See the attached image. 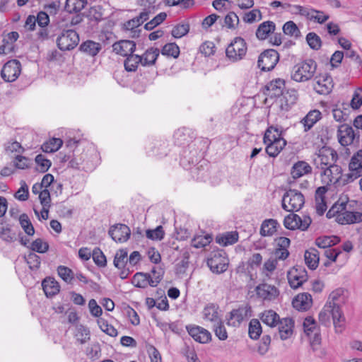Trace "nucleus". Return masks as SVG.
Wrapping results in <instances>:
<instances>
[{"label":"nucleus","instance_id":"1","mask_svg":"<svg viewBox=\"0 0 362 362\" xmlns=\"http://www.w3.org/2000/svg\"><path fill=\"white\" fill-rule=\"evenodd\" d=\"M349 173L343 175L341 166L334 163L321 173L322 180L327 185L339 183L345 185L360 177L362 173V150L354 154L349 164Z\"/></svg>","mask_w":362,"mask_h":362},{"label":"nucleus","instance_id":"2","mask_svg":"<svg viewBox=\"0 0 362 362\" xmlns=\"http://www.w3.org/2000/svg\"><path fill=\"white\" fill-rule=\"evenodd\" d=\"M208 146V141L202 139H194L188 146L182 149L180 154V163L185 170L204 160L203 155Z\"/></svg>","mask_w":362,"mask_h":362},{"label":"nucleus","instance_id":"3","mask_svg":"<svg viewBox=\"0 0 362 362\" xmlns=\"http://www.w3.org/2000/svg\"><path fill=\"white\" fill-rule=\"evenodd\" d=\"M317 69V63L307 59L296 64L291 71V78L296 82H305L311 79Z\"/></svg>","mask_w":362,"mask_h":362},{"label":"nucleus","instance_id":"4","mask_svg":"<svg viewBox=\"0 0 362 362\" xmlns=\"http://www.w3.org/2000/svg\"><path fill=\"white\" fill-rule=\"evenodd\" d=\"M331 316L337 332H341L344 328V322L345 320L344 315L340 314L337 308H331L329 303H326L319 313V320L322 324L326 325L330 322Z\"/></svg>","mask_w":362,"mask_h":362},{"label":"nucleus","instance_id":"5","mask_svg":"<svg viewBox=\"0 0 362 362\" xmlns=\"http://www.w3.org/2000/svg\"><path fill=\"white\" fill-rule=\"evenodd\" d=\"M304 203L303 194L296 189H288L282 198V208L286 211H298L303 207Z\"/></svg>","mask_w":362,"mask_h":362},{"label":"nucleus","instance_id":"6","mask_svg":"<svg viewBox=\"0 0 362 362\" xmlns=\"http://www.w3.org/2000/svg\"><path fill=\"white\" fill-rule=\"evenodd\" d=\"M206 264L213 273L222 274L228 269V259L224 250H217L209 254Z\"/></svg>","mask_w":362,"mask_h":362},{"label":"nucleus","instance_id":"7","mask_svg":"<svg viewBox=\"0 0 362 362\" xmlns=\"http://www.w3.org/2000/svg\"><path fill=\"white\" fill-rule=\"evenodd\" d=\"M56 42L57 47L62 51L72 50L79 42V35L74 30H63L58 35Z\"/></svg>","mask_w":362,"mask_h":362},{"label":"nucleus","instance_id":"8","mask_svg":"<svg viewBox=\"0 0 362 362\" xmlns=\"http://www.w3.org/2000/svg\"><path fill=\"white\" fill-rule=\"evenodd\" d=\"M247 50V43L241 37H236L226 50V57L233 62L243 59Z\"/></svg>","mask_w":362,"mask_h":362},{"label":"nucleus","instance_id":"9","mask_svg":"<svg viewBox=\"0 0 362 362\" xmlns=\"http://www.w3.org/2000/svg\"><path fill=\"white\" fill-rule=\"evenodd\" d=\"M279 61V54L274 49H267L259 56L257 66L262 71H269L274 69Z\"/></svg>","mask_w":362,"mask_h":362},{"label":"nucleus","instance_id":"10","mask_svg":"<svg viewBox=\"0 0 362 362\" xmlns=\"http://www.w3.org/2000/svg\"><path fill=\"white\" fill-rule=\"evenodd\" d=\"M312 223L309 216H303V218L298 215L291 213L286 216L284 219V226L286 228L291 230L300 229L302 231L306 230Z\"/></svg>","mask_w":362,"mask_h":362},{"label":"nucleus","instance_id":"11","mask_svg":"<svg viewBox=\"0 0 362 362\" xmlns=\"http://www.w3.org/2000/svg\"><path fill=\"white\" fill-rule=\"evenodd\" d=\"M161 281L162 274L160 272L154 278L150 273L136 272L132 279V284L136 288H146L148 286L156 287Z\"/></svg>","mask_w":362,"mask_h":362},{"label":"nucleus","instance_id":"12","mask_svg":"<svg viewBox=\"0 0 362 362\" xmlns=\"http://www.w3.org/2000/svg\"><path fill=\"white\" fill-rule=\"evenodd\" d=\"M337 158V153L334 149L324 146L319 150L317 157L314 161L317 167L323 170L330 165H333Z\"/></svg>","mask_w":362,"mask_h":362},{"label":"nucleus","instance_id":"13","mask_svg":"<svg viewBox=\"0 0 362 362\" xmlns=\"http://www.w3.org/2000/svg\"><path fill=\"white\" fill-rule=\"evenodd\" d=\"M21 64L17 59L7 62L1 71V76L6 82H13L16 80L21 74Z\"/></svg>","mask_w":362,"mask_h":362},{"label":"nucleus","instance_id":"14","mask_svg":"<svg viewBox=\"0 0 362 362\" xmlns=\"http://www.w3.org/2000/svg\"><path fill=\"white\" fill-rule=\"evenodd\" d=\"M287 277L290 286L296 289L308 280V274L303 267L296 266L288 272Z\"/></svg>","mask_w":362,"mask_h":362},{"label":"nucleus","instance_id":"15","mask_svg":"<svg viewBox=\"0 0 362 362\" xmlns=\"http://www.w3.org/2000/svg\"><path fill=\"white\" fill-rule=\"evenodd\" d=\"M168 142L165 139H153L147 143L146 149L149 156L161 158L168 154Z\"/></svg>","mask_w":362,"mask_h":362},{"label":"nucleus","instance_id":"16","mask_svg":"<svg viewBox=\"0 0 362 362\" xmlns=\"http://www.w3.org/2000/svg\"><path fill=\"white\" fill-rule=\"evenodd\" d=\"M185 328L189 336L200 344H207L211 341V332L202 327L188 325Z\"/></svg>","mask_w":362,"mask_h":362},{"label":"nucleus","instance_id":"17","mask_svg":"<svg viewBox=\"0 0 362 362\" xmlns=\"http://www.w3.org/2000/svg\"><path fill=\"white\" fill-rule=\"evenodd\" d=\"M337 136L339 143L342 146H348L359 139V135H356L353 128L346 124H341L338 127Z\"/></svg>","mask_w":362,"mask_h":362},{"label":"nucleus","instance_id":"18","mask_svg":"<svg viewBox=\"0 0 362 362\" xmlns=\"http://www.w3.org/2000/svg\"><path fill=\"white\" fill-rule=\"evenodd\" d=\"M251 307L250 305L240 306L230 312V318L228 322L229 326L239 327L245 318L250 315Z\"/></svg>","mask_w":362,"mask_h":362},{"label":"nucleus","instance_id":"19","mask_svg":"<svg viewBox=\"0 0 362 362\" xmlns=\"http://www.w3.org/2000/svg\"><path fill=\"white\" fill-rule=\"evenodd\" d=\"M276 327H278V333H274V339H275L277 335H279L281 340H286L290 338L293 334L294 320L291 317L282 318L280 320Z\"/></svg>","mask_w":362,"mask_h":362},{"label":"nucleus","instance_id":"20","mask_svg":"<svg viewBox=\"0 0 362 362\" xmlns=\"http://www.w3.org/2000/svg\"><path fill=\"white\" fill-rule=\"evenodd\" d=\"M209 165L206 160H199L189 168L193 179L198 181H206L209 177Z\"/></svg>","mask_w":362,"mask_h":362},{"label":"nucleus","instance_id":"21","mask_svg":"<svg viewBox=\"0 0 362 362\" xmlns=\"http://www.w3.org/2000/svg\"><path fill=\"white\" fill-rule=\"evenodd\" d=\"M109 235L115 242L124 243L129 238L131 230L127 225L119 223L110 228Z\"/></svg>","mask_w":362,"mask_h":362},{"label":"nucleus","instance_id":"22","mask_svg":"<svg viewBox=\"0 0 362 362\" xmlns=\"http://www.w3.org/2000/svg\"><path fill=\"white\" fill-rule=\"evenodd\" d=\"M175 144L178 146H188L195 139L191 129L182 127L176 130L173 134Z\"/></svg>","mask_w":362,"mask_h":362},{"label":"nucleus","instance_id":"23","mask_svg":"<svg viewBox=\"0 0 362 362\" xmlns=\"http://www.w3.org/2000/svg\"><path fill=\"white\" fill-rule=\"evenodd\" d=\"M285 89V81L276 78L271 81L264 86V93L269 98H278L283 95Z\"/></svg>","mask_w":362,"mask_h":362},{"label":"nucleus","instance_id":"24","mask_svg":"<svg viewBox=\"0 0 362 362\" xmlns=\"http://www.w3.org/2000/svg\"><path fill=\"white\" fill-rule=\"evenodd\" d=\"M255 290L257 296L264 300H273L279 294V291L276 286L267 284L258 285Z\"/></svg>","mask_w":362,"mask_h":362},{"label":"nucleus","instance_id":"25","mask_svg":"<svg viewBox=\"0 0 362 362\" xmlns=\"http://www.w3.org/2000/svg\"><path fill=\"white\" fill-rule=\"evenodd\" d=\"M336 221L341 225L360 223L362 221V213L350 211L346 209L337 214Z\"/></svg>","mask_w":362,"mask_h":362},{"label":"nucleus","instance_id":"26","mask_svg":"<svg viewBox=\"0 0 362 362\" xmlns=\"http://www.w3.org/2000/svg\"><path fill=\"white\" fill-rule=\"evenodd\" d=\"M112 49L116 54L127 57L134 53L136 49V43L129 40H120L112 45Z\"/></svg>","mask_w":362,"mask_h":362},{"label":"nucleus","instance_id":"27","mask_svg":"<svg viewBox=\"0 0 362 362\" xmlns=\"http://www.w3.org/2000/svg\"><path fill=\"white\" fill-rule=\"evenodd\" d=\"M293 306L298 310L306 311L313 304L312 296L308 293H302L297 295L292 302Z\"/></svg>","mask_w":362,"mask_h":362},{"label":"nucleus","instance_id":"28","mask_svg":"<svg viewBox=\"0 0 362 362\" xmlns=\"http://www.w3.org/2000/svg\"><path fill=\"white\" fill-rule=\"evenodd\" d=\"M315 83L313 85L315 90L322 95L328 94L332 88V79L329 76H323L315 78Z\"/></svg>","mask_w":362,"mask_h":362},{"label":"nucleus","instance_id":"29","mask_svg":"<svg viewBox=\"0 0 362 362\" xmlns=\"http://www.w3.org/2000/svg\"><path fill=\"white\" fill-rule=\"evenodd\" d=\"M275 30V23L272 21H267L258 25L255 35L258 40H265L268 39L271 34L274 33Z\"/></svg>","mask_w":362,"mask_h":362},{"label":"nucleus","instance_id":"30","mask_svg":"<svg viewBox=\"0 0 362 362\" xmlns=\"http://www.w3.org/2000/svg\"><path fill=\"white\" fill-rule=\"evenodd\" d=\"M102 49V45L91 40L83 42L79 46V51L87 56L95 57Z\"/></svg>","mask_w":362,"mask_h":362},{"label":"nucleus","instance_id":"31","mask_svg":"<svg viewBox=\"0 0 362 362\" xmlns=\"http://www.w3.org/2000/svg\"><path fill=\"white\" fill-rule=\"evenodd\" d=\"M42 287L45 294L48 298L56 296L60 291L59 284L54 278L48 276L42 281Z\"/></svg>","mask_w":362,"mask_h":362},{"label":"nucleus","instance_id":"32","mask_svg":"<svg viewBox=\"0 0 362 362\" xmlns=\"http://www.w3.org/2000/svg\"><path fill=\"white\" fill-rule=\"evenodd\" d=\"M258 316L264 325L271 328L276 327L281 320L279 315L273 310H266Z\"/></svg>","mask_w":362,"mask_h":362},{"label":"nucleus","instance_id":"33","mask_svg":"<svg viewBox=\"0 0 362 362\" xmlns=\"http://www.w3.org/2000/svg\"><path fill=\"white\" fill-rule=\"evenodd\" d=\"M344 291L342 288H337L333 291L329 296L328 300L326 303H329L331 308L338 310L340 314H343L341 305L344 303V297L343 296Z\"/></svg>","mask_w":362,"mask_h":362},{"label":"nucleus","instance_id":"34","mask_svg":"<svg viewBox=\"0 0 362 362\" xmlns=\"http://www.w3.org/2000/svg\"><path fill=\"white\" fill-rule=\"evenodd\" d=\"M283 98L281 100V108L283 110L288 111L295 105L298 100V93L295 89L288 90L283 93Z\"/></svg>","mask_w":362,"mask_h":362},{"label":"nucleus","instance_id":"35","mask_svg":"<svg viewBox=\"0 0 362 362\" xmlns=\"http://www.w3.org/2000/svg\"><path fill=\"white\" fill-rule=\"evenodd\" d=\"M280 225L276 219L268 218L262 221L260 227V235L262 236H272L277 230Z\"/></svg>","mask_w":362,"mask_h":362},{"label":"nucleus","instance_id":"36","mask_svg":"<svg viewBox=\"0 0 362 362\" xmlns=\"http://www.w3.org/2000/svg\"><path fill=\"white\" fill-rule=\"evenodd\" d=\"M319 256L318 250L314 247H310L305 252V264L311 270H315L317 267L320 260Z\"/></svg>","mask_w":362,"mask_h":362},{"label":"nucleus","instance_id":"37","mask_svg":"<svg viewBox=\"0 0 362 362\" xmlns=\"http://www.w3.org/2000/svg\"><path fill=\"white\" fill-rule=\"evenodd\" d=\"M322 117V113L318 110H310L301 120L303 124L304 131H309Z\"/></svg>","mask_w":362,"mask_h":362},{"label":"nucleus","instance_id":"38","mask_svg":"<svg viewBox=\"0 0 362 362\" xmlns=\"http://www.w3.org/2000/svg\"><path fill=\"white\" fill-rule=\"evenodd\" d=\"M312 171L311 166L305 161H298L296 163L291 171V174L294 179L299 178Z\"/></svg>","mask_w":362,"mask_h":362},{"label":"nucleus","instance_id":"39","mask_svg":"<svg viewBox=\"0 0 362 362\" xmlns=\"http://www.w3.org/2000/svg\"><path fill=\"white\" fill-rule=\"evenodd\" d=\"M340 242V238L337 235L320 236L315 239V245L325 250L329 249L336 245Z\"/></svg>","mask_w":362,"mask_h":362},{"label":"nucleus","instance_id":"40","mask_svg":"<svg viewBox=\"0 0 362 362\" xmlns=\"http://www.w3.org/2000/svg\"><path fill=\"white\" fill-rule=\"evenodd\" d=\"M264 144L267 145L265 149L267 153L270 157L275 158L286 145V141L285 139H277L276 141H270L269 143H264Z\"/></svg>","mask_w":362,"mask_h":362},{"label":"nucleus","instance_id":"41","mask_svg":"<svg viewBox=\"0 0 362 362\" xmlns=\"http://www.w3.org/2000/svg\"><path fill=\"white\" fill-rule=\"evenodd\" d=\"M238 241L237 231L226 232L216 237V242L222 246L233 245Z\"/></svg>","mask_w":362,"mask_h":362},{"label":"nucleus","instance_id":"42","mask_svg":"<svg viewBox=\"0 0 362 362\" xmlns=\"http://www.w3.org/2000/svg\"><path fill=\"white\" fill-rule=\"evenodd\" d=\"M219 307L215 303H208L203 310L204 319L213 322H216L221 320L218 313Z\"/></svg>","mask_w":362,"mask_h":362},{"label":"nucleus","instance_id":"43","mask_svg":"<svg viewBox=\"0 0 362 362\" xmlns=\"http://www.w3.org/2000/svg\"><path fill=\"white\" fill-rule=\"evenodd\" d=\"M160 50L158 48L151 47L141 56L142 66H152L159 56Z\"/></svg>","mask_w":362,"mask_h":362},{"label":"nucleus","instance_id":"44","mask_svg":"<svg viewBox=\"0 0 362 362\" xmlns=\"http://www.w3.org/2000/svg\"><path fill=\"white\" fill-rule=\"evenodd\" d=\"M87 17L92 26L98 25L99 22L104 19L102 6H94L90 7Z\"/></svg>","mask_w":362,"mask_h":362},{"label":"nucleus","instance_id":"45","mask_svg":"<svg viewBox=\"0 0 362 362\" xmlns=\"http://www.w3.org/2000/svg\"><path fill=\"white\" fill-rule=\"evenodd\" d=\"M87 4V0H66L64 5V10L69 13H78Z\"/></svg>","mask_w":362,"mask_h":362},{"label":"nucleus","instance_id":"46","mask_svg":"<svg viewBox=\"0 0 362 362\" xmlns=\"http://www.w3.org/2000/svg\"><path fill=\"white\" fill-rule=\"evenodd\" d=\"M262 333V327L258 319H252L248 325V335L251 339L257 340Z\"/></svg>","mask_w":362,"mask_h":362},{"label":"nucleus","instance_id":"47","mask_svg":"<svg viewBox=\"0 0 362 362\" xmlns=\"http://www.w3.org/2000/svg\"><path fill=\"white\" fill-rule=\"evenodd\" d=\"M113 264L117 269H122L128 266V252L127 249H120L117 251Z\"/></svg>","mask_w":362,"mask_h":362},{"label":"nucleus","instance_id":"48","mask_svg":"<svg viewBox=\"0 0 362 362\" xmlns=\"http://www.w3.org/2000/svg\"><path fill=\"white\" fill-rule=\"evenodd\" d=\"M63 141L59 138H52L41 146V149L45 153H52L58 151L62 146Z\"/></svg>","mask_w":362,"mask_h":362},{"label":"nucleus","instance_id":"49","mask_svg":"<svg viewBox=\"0 0 362 362\" xmlns=\"http://www.w3.org/2000/svg\"><path fill=\"white\" fill-rule=\"evenodd\" d=\"M281 131H279V129L277 127H275L274 126L269 127L265 131L264 135V143L276 141H277V139H284L281 136Z\"/></svg>","mask_w":362,"mask_h":362},{"label":"nucleus","instance_id":"50","mask_svg":"<svg viewBox=\"0 0 362 362\" xmlns=\"http://www.w3.org/2000/svg\"><path fill=\"white\" fill-rule=\"evenodd\" d=\"M141 56L138 54H132L127 56L124 61V68L127 71H135L138 67L139 64H141Z\"/></svg>","mask_w":362,"mask_h":362},{"label":"nucleus","instance_id":"51","mask_svg":"<svg viewBox=\"0 0 362 362\" xmlns=\"http://www.w3.org/2000/svg\"><path fill=\"white\" fill-rule=\"evenodd\" d=\"M160 52L164 56L176 59L180 54V47L175 42L167 43L163 47Z\"/></svg>","mask_w":362,"mask_h":362},{"label":"nucleus","instance_id":"52","mask_svg":"<svg viewBox=\"0 0 362 362\" xmlns=\"http://www.w3.org/2000/svg\"><path fill=\"white\" fill-rule=\"evenodd\" d=\"M212 236L209 234L196 235L191 241V245L195 248H202L212 241Z\"/></svg>","mask_w":362,"mask_h":362},{"label":"nucleus","instance_id":"53","mask_svg":"<svg viewBox=\"0 0 362 362\" xmlns=\"http://www.w3.org/2000/svg\"><path fill=\"white\" fill-rule=\"evenodd\" d=\"M24 258L30 270L35 271L40 268L41 259L35 252H30L27 255L24 256Z\"/></svg>","mask_w":362,"mask_h":362},{"label":"nucleus","instance_id":"54","mask_svg":"<svg viewBox=\"0 0 362 362\" xmlns=\"http://www.w3.org/2000/svg\"><path fill=\"white\" fill-rule=\"evenodd\" d=\"M283 32L285 35L294 36L298 38L300 36V31L297 25L292 21L285 23L282 28Z\"/></svg>","mask_w":362,"mask_h":362},{"label":"nucleus","instance_id":"55","mask_svg":"<svg viewBox=\"0 0 362 362\" xmlns=\"http://www.w3.org/2000/svg\"><path fill=\"white\" fill-rule=\"evenodd\" d=\"M19 222L21 226L28 235H33L35 233V228L26 214H23L19 217Z\"/></svg>","mask_w":362,"mask_h":362},{"label":"nucleus","instance_id":"56","mask_svg":"<svg viewBox=\"0 0 362 362\" xmlns=\"http://www.w3.org/2000/svg\"><path fill=\"white\" fill-rule=\"evenodd\" d=\"M58 275L67 284H71L74 279V272L69 267L60 265L57 267Z\"/></svg>","mask_w":362,"mask_h":362},{"label":"nucleus","instance_id":"57","mask_svg":"<svg viewBox=\"0 0 362 362\" xmlns=\"http://www.w3.org/2000/svg\"><path fill=\"white\" fill-rule=\"evenodd\" d=\"M303 326L304 332L307 336L312 335L314 332H316L317 329H320L317 327L316 321L311 316H308L305 318Z\"/></svg>","mask_w":362,"mask_h":362},{"label":"nucleus","instance_id":"58","mask_svg":"<svg viewBox=\"0 0 362 362\" xmlns=\"http://www.w3.org/2000/svg\"><path fill=\"white\" fill-rule=\"evenodd\" d=\"M75 337L81 344H85L90 339V331L86 327L80 325L76 327Z\"/></svg>","mask_w":362,"mask_h":362},{"label":"nucleus","instance_id":"59","mask_svg":"<svg viewBox=\"0 0 362 362\" xmlns=\"http://www.w3.org/2000/svg\"><path fill=\"white\" fill-rule=\"evenodd\" d=\"M306 41L309 47L314 50L320 49L322 46L321 38L313 32H310L307 34Z\"/></svg>","mask_w":362,"mask_h":362},{"label":"nucleus","instance_id":"60","mask_svg":"<svg viewBox=\"0 0 362 362\" xmlns=\"http://www.w3.org/2000/svg\"><path fill=\"white\" fill-rule=\"evenodd\" d=\"M189 31V25L188 23H180L175 25L171 31V35L175 38H181L186 35Z\"/></svg>","mask_w":362,"mask_h":362},{"label":"nucleus","instance_id":"61","mask_svg":"<svg viewBox=\"0 0 362 362\" xmlns=\"http://www.w3.org/2000/svg\"><path fill=\"white\" fill-rule=\"evenodd\" d=\"M215 335L219 340L224 341L228 338V332L226 328L221 320L214 323L213 329Z\"/></svg>","mask_w":362,"mask_h":362},{"label":"nucleus","instance_id":"62","mask_svg":"<svg viewBox=\"0 0 362 362\" xmlns=\"http://www.w3.org/2000/svg\"><path fill=\"white\" fill-rule=\"evenodd\" d=\"M167 18V14L165 12H161L158 13L157 16H156L152 20L147 22L145 25L144 28L146 30H151L153 28H155L156 26L161 24Z\"/></svg>","mask_w":362,"mask_h":362},{"label":"nucleus","instance_id":"63","mask_svg":"<svg viewBox=\"0 0 362 362\" xmlns=\"http://www.w3.org/2000/svg\"><path fill=\"white\" fill-rule=\"evenodd\" d=\"M30 248L33 252L45 253L49 250V244L41 238H37L31 243Z\"/></svg>","mask_w":362,"mask_h":362},{"label":"nucleus","instance_id":"64","mask_svg":"<svg viewBox=\"0 0 362 362\" xmlns=\"http://www.w3.org/2000/svg\"><path fill=\"white\" fill-rule=\"evenodd\" d=\"M92 257L93 259V262L95 264L100 267H104L107 264V260L106 257L105 256L104 253L102 252V250L96 247L93 250L92 252Z\"/></svg>","mask_w":362,"mask_h":362}]
</instances>
